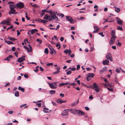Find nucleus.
Here are the masks:
<instances>
[{
  "label": "nucleus",
  "mask_w": 125,
  "mask_h": 125,
  "mask_svg": "<svg viewBox=\"0 0 125 125\" xmlns=\"http://www.w3.org/2000/svg\"><path fill=\"white\" fill-rule=\"evenodd\" d=\"M26 16L25 17L27 18V20H29L30 19V18L28 17L27 16V13H26L25 14Z\"/></svg>",
  "instance_id": "46"
},
{
  "label": "nucleus",
  "mask_w": 125,
  "mask_h": 125,
  "mask_svg": "<svg viewBox=\"0 0 125 125\" xmlns=\"http://www.w3.org/2000/svg\"><path fill=\"white\" fill-rule=\"evenodd\" d=\"M24 48L28 52H31L32 51V49H30L27 47L26 46H23Z\"/></svg>",
  "instance_id": "17"
},
{
  "label": "nucleus",
  "mask_w": 125,
  "mask_h": 125,
  "mask_svg": "<svg viewBox=\"0 0 125 125\" xmlns=\"http://www.w3.org/2000/svg\"><path fill=\"white\" fill-rule=\"evenodd\" d=\"M13 6L14 7H16V6L14 4H10V10L9 12V14H15L16 13H17L15 12V10L14 9L13 7H11V6Z\"/></svg>",
  "instance_id": "1"
},
{
  "label": "nucleus",
  "mask_w": 125,
  "mask_h": 125,
  "mask_svg": "<svg viewBox=\"0 0 125 125\" xmlns=\"http://www.w3.org/2000/svg\"><path fill=\"white\" fill-rule=\"evenodd\" d=\"M69 52V50L68 49H66L64 50V52L66 54H68Z\"/></svg>",
  "instance_id": "38"
},
{
  "label": "nucleus",
  "mask_w": 125,
  "mask_h": 125,
  "mask_svg": "<svg viewBox=\"0 0 125 125\" xmlns=\"http://www.w3.org/2000/svg\"><path fill=\"white\" fill-rule=\"evenodd\" d=\"M70 83V82H67L66 83H64V85H66Z\"/></svg>",
  "instance_id": "52"
},
{
  "label": "nucleus",
  "mask_w": 125,
  "mask_h": 125,
  "mask_svg": "<svg viewBox=\"0 0 125 125\" xmlns=\"http://www.w3.org/2000/svg\"><path fill=\"white\" fill-rule=\"evenodd\" d=\"M72 72L71 70L69 71L66 73V74L67 75H69L72 73Z\"/></svg>",
  "instance_id": "41"
},
{
  "label": "nucleus",
  "mask_w": 125,
  "mask_h": 125,
  "mask_svg": "<svg viewBox=\"0 0 125 125\" xmlns=\"http://www.w3.org/2000/svg\"><path fill=\"white\" fill-rule=\"evenodd\" d=\"M117 41L118 42V43L117 44V45L119 46H121V44L120 42H119V40H117Z\"/></svg>",
  "instance_id": "40"
},
{
  "label": "nucleus",
  "mask_w": 125,
  "mask_h": 125,
  "mask_svg": "<svg viewBox=\"0 0 125 125\" xmlns=\"http://www.w3.org/2000/svg\"><path fill=\"white\" fill-rule=\"evenodd\" d=\"M16 6V7H17L20 8H22L24 7L23 4L21 2L17 3Z\"/></svg>",
  "instance_id": "7"
},
{
  "label": "nucleus",
  "mask_w": 125,
  "mask_h": 125,
  "mask_svg": "<svg viewBox=\"0 0 125 125\" xmlns=\"http://www.w3.org/2000/svg\"><path fill=\"white\" fill-rule=\"evenodd\" d=\"M106 57L107 59L110 60L111 61H113L112 55L110 53H107L106 56Z\"/></svg>",
  "instance_id": "8"
},
{
  "label": "nucleus",
  "mask_w": 125,
  "mask_h": 125,
  "mask_svg": "<svg viewBox=\"0 0 125 125\" xmlns=\"http://www.w3.org/2000/svg\"><path fill=\"white\" fill-rule=\"evenodd\" d=\"M93 86L94 87V88H97L99 87L97 84L95 83H94Z\"/></svg>",
  "instance_id": "29"
},
{
  "label": "nucleus",
  "mask_w": 125,
  "mask_h": 125,
  "mask_svg": "<svg viewBox=\"0 0 125 125\" xmlns=\"http://www.w3.org/2000/svg\"><path fill=\"white\" fill-rule=\"evenodd\" d=\"M108 90L110 91L113 92V90L112 88H107Z\"/></svg>",
  "instance_id": "47"
},
{
  "label": "nucleus",
  "mask_w": 125,
  "mask_h": 125,
  "mask_svg": "<svg viewBox=\"0 0 125 125\" xmlns=\"http://www.w3.org/2000/svg\"><path fill=\"white\" fill-rule=\"evenodd\" d=\"M24 42L25 43H26V42L27 43H29V42H28V40L27 39H26L25 40H24Z\"/></svg>",
  "instance_id": "57"
},
{
  "label": "nucleus",
  "mask_w": 125,
  "mask_h": 125,
  "mask_svg": "<svg viewBox=\"0 0 125 125\" xmlns=\"http://www.w3.org/2000/svg\"><path fill=\"white\" fill-rule=\"evenodd\" d=\"M60 95L62 97H63L64 96V94L62 93L60 94Z\"/></svg>",
  "instance_id": "55"
},
{
  "label": "nucleus",
  "mask_w": 125,
  "mask_h": 125,
  "mask_svg": "<svg viewBox=\"0 0 125 125\" xmlns=\"http://www.w3.org/2000/svg\"><path fill=\"white\" fill-rule=\"evenodd\" d=\"M15 95L16 97H18L19 96V92L18 91H16Z\"/></svg>",
  "instance_id": "30"
},
{
  "label": "nucleus",
  "mask_w": 125,
  "mask_h": 125,
  "mask_svg": "<svg viewBox=\"0 0 125 125\" xmlns=\"http://www.w3.org/2000/svg\"><path fill=\"white\" fill-rule=\"evenodd\" d=\"M115 11L116 12L118 13L120 11V9L118 8L115 7Z\"/></svg>",
  "instance_id": "22"
},
{
  "label": "nucleus",
  "mask_w": 125,
  "mask_h": 125,
  "mask_svg": "<svg viewBox=\"0 0 125 125\" xmlns=\"http://www.w3.org/2000/svg\"><path fill=\"white\" fill-rule=\"evenodd\" d=\"M94 89V90L97 93H98L100 91V88L99 87Z\"/></svg>",
  "instance_id": "31"
},
{
  "label": "nucleus",
  "mask_w": 125,
  "mask_h": 125,
  "mask_svg": "<svg viewBox=\"0 0 125 125\" xmlns=\"http://www.w3.org/2000/svg\"><path fill=\"white\" fill-rule=\"evenodd\" d=\"M18 89L22 91V92H24V88H22L20 86L18 87Z\"/></svg>",
  "instance_id": "26"
},
{
  "label": "nucleus",
  "mask_w": 125,
  "mask_h": 125,
  "mask_svg": "<svg viewBox=\"0 0 125 125\" xmlns=\"http://www.w3.org/2000/svg\"><path fill=\"white\" fill-rule=\"evenodd\" d=\"M117 29L118 30H123L122 28V27L118 26L117 27Z\"/></svg>",
  "instance_id": "34"
},
{
  "label": "nucleus",
  "mask_w": 125,
  "mask_h": 125,
  "mask_svg": "<svg viewBox=\"0 0 125 125\" xmlns=\"http://www.w3.org/2000/svg\"><path fill=\"white\" fill-rule=\"evenodd\" d=\"M8 113L10 114H11L13 113V111H10L8 112Z\"/></svg>",
  "instance_id": "64"
},
{
  "label": "nucleus",
  "mask_w": 125,
  "mask_h": 125,
  "mask_svg": "<svg viewBox=\"0 0 125 125\" xmlns=\"http://www.w3.org/2000/svg\"><path fill=\"white\" fill-rule=\"evenodd\" d=\"M12 50L13 51H15V47H12Z\"/></svg>",
  "instance_id": "61"
},
{
  "label": "nucleus",
  "mask_w": 125,
  "mask_h": 125,
  "mask_svg": "<svg viewBox=\"0 0 125 125\" xmlns=\"http://www.w3.org/2000/svg\"><path fill=\"white\" fill-rule=\"evenodd\" d=\"M55 92V90H52L49 91V93L51 94H54Z\"/></svg>",
  "instance_id": "32"
},
{
  "label": "nucleus",
  "mask_w": 125,
  "mask_h": 125,
  "mask_svg": "<svg viewBox=\"0 0 125 125\" xmlns=\"http://www.w3.org/2000/svg\"><path fill=\"white\" fill-rule=\"evenodd\" d=\"M60 72H58L57 71L54 72L53 73V74H58V73H59Z\"/></svg>",
  "instance_id": "60"
},
{
  "label": "nucleus",
  "mask_w": 125,
  "mask_h": 125,
  "mask_svg": "<svg viewBox=\"0 0 125 125\" xmlns=\"http://www.w3.org/2000/svg\"><path fill=\"white\" fill-rule=\"evenodd\" d=\"M76 114L78 116L83 115L85 114L84 113L80 110H77Z\"/></svg>",
  "instance_id": "4"
},
{
  "label": "nucleus",
  "mask_w": 125,
  "mask_h": 125,
  "mask_svg": "<svg viewBox=\"0 0 125 125\" xmlns=\"http://www.w3.org/2000/svg\"><path fill=\"white\" fill-rule=\"evenodd\" d=\"M53 19L55 20L58 21L60 20L58 18V17L56 16H55L54 17H53V18H52V20Z\"/></svg>",
  "instance_id": "33"
},
{
  "label": "nucleus",
  "mask_w": 125,
  "mask_h": 125,
  "mask_svg": "<svg viewBox=\"0 0 125 125\" xmlns=\"http://www.w3.org/2000/svg\"><path fill=\"white\" fill-rule=\"evenodd\" d=\"M31 32V34L32 35L33 33H34L35 32H37L38 31V30L36 29H32L31 30L29 31Z\"/></svg>",
  "instance_id": "21"
},
{
  "label": "nucleus",
  "mask_w": 125,
  "mask_h": 125,
  "mask_svg": "<svg viewBox=\"0 0 125 125\" xmlns=\"http://www.w3.org/2000/svg\"><path fill=\"white\" fill-rule=\"evenodd\" d=\"M66 19L67 21H69L70 23H73V22H72L73 21V20L72 18L70 16H66Z\"/></svg>",
  "instance_id": "12"
},
{
  "label": "nucleus",
  "mask_w": 125,
  "mask_h": 125,
  "mask_svg": "<svg viewBox=\"0 0 125 125\" xmlns=\"http://www.w3.org/2000/svg\"><path fill=\"white\" fill-rule=\"evenodd\" d=\"M13 57V56L12 55H10L8 57H7L6 58L4 59V60L7 61H10V59L11 58Z\"/></svg>",
  "instance_id": "20"
},
{
  "label": "nucleus",
  "mask_w": 125,
  "mask_h": 125,
  "mask_svg": "<svg viewBox=\"0 0 125 125\" xmlns=\"http://www.w3.org/2000/svg\"><path fill=\"white\" fill-rule=\"evenodd\" d=\"M8 39L11 41H14L15 40H16V39H15L13 37H11L10 36H8Z\"/></svg>",
  "instance_id": "25"
},
{
  "label": "nucleus",
  "mask_w": 125,
  "mask_h": 125,
  "mask_svg": "<svg viewBox=\"0 0 125 125\" xmlns=\"http://www.w3.org/2000/svg\"><path fill=\"white\" fill-rule=\"evenodd\" d=\"M64 83H62L59 84V87H60L62 86H63L64 85Z\"/></svg>",
  "instance_id": "42"
},
{
  "label": "nucleus",
  "mask_w": 125,
  "mask_h": 125,
  "mask_svg": "<svg viewBox=\"0 0 125 125\" xmlns=\"http://www.w3.org/2000/svg\"><path fill=\"white\" fill-rule=\"evenodd\" d=\"M40 70L41 71H43V69L40 66Z\"/></svg>",
  "instance_id": "62"
},
{
  "label": "nucleus",
  "mask_w": 125,
  "mask_h": 125,
  "mask_svg": "<svg viewBox=\"0 0 125 125\" xmlns=\"http://www.w3.org/2000/svg\"><path fill=\"white\" fill-rule=\"evenodd\" d=\"M5 42L7 43V44H13V43L12 42L9 41H7L6 40H5Z\"/></svg>",
  "instance_id": "28"
},
{
  "label": "nucleus",
  "mask_w": 125,
  "mask_h": 125,
  "mask_svg": "<svg viewBox=\"0 0 125 125\" xmlns=\"http://www.w3.org/2000/svg\"><path fill=\"white\" fill-rule=\"evenodd\" d=\"M10 21L4 20L1 22L0 24H6L7 25H10Z\"/></svg>",
  "instance_id": "11"
},
{
  "label": "nucleus",
  "mask_w": 125,
  "mask_h": 125,
  "mask_svg": "<svg viewBox=\"0 0 125 125\" xmlns=\"http://www.w3.org/2000/svg\"><path fill=\"white\" fill-rule=\"evenodd\" d=\"M44 52L46 54L48 53V50L47 48H46L45 49Z\"/></svg>",
  "instance_id": "35"
},
{
  "label": "nucleus",
  "mask_w": 125,
  "mask_h": 125,
  "mask_svg": "<svg viewBox=\"0 0 125 125\" xmlns=\"http://www.w3.org/2000/svg\"><path fill=\"white\" fill-rule=\"evenodd\" d=\"M56 70H57V71L58 72H60L59 70L60 69V68L59 67H58L56 68Z\"/></svg>",
  "instance_id": "50"
},
{
  "label": "nucleus",
  "mask_w": 125,
  "mask_h": 125,
  "mask_svg": "<svg viewBox=\"0 0 125 125\" xmlns=\"http://www.w3.org/2000/svg\"><path fill=\"white\" fill-rule=\"evenodd\" d=\"M79 100L78 99L77 100V102H74L73 103H72L71 105V106H77L78 103H79Z\"/></svg>",
  "instance_id": "18"
},
{
  "label": "nucleus",
  "mask_w": 125,
  "mask_h": 125,
  "mask_svg": "<svg viewBox=\"0 0 125 125\" xmlns=\"http://www.w3.org/2000/svg\"><path fill=\"white\" fill-rule=\"evenodd\" d=\"M70 85L75 86L76 85V84L75 83H73L70 84Z\"/></svg>",
  "instance_id": "51"
},
{
  "label": "nucleus",
  "mask_w": 125,
  "mask_h": 125,
  "mask_svg": "<svg viewBox=\"0 0 125 125\" xmlns=\"http://www.w3.org/2000/svg\"><path fill=\"white\" fill-rule=\"evenodd\" d=\"M94 74L93 73H89L87 75L86 79L88 81H89L92 77H93L94 76Z\"/></svg>",
  "instance_id": "3"
},
{
  "label": "nucleus",
  "mask_w": 125,
  "mask_h": 125,
  "mask_svg": "<svg viewBox=\"0 0 125 125\" xmlns=\"http://www.w3.org/2000/svg\"><path fill=\"white\" fill-rule=\"evenodd\" d=\"M107 67H104L102 69L100 70L99 71V73L101 74H102L104 72L107 71Z\"/></svg>",
  "instance_id": "13"
},
{
  "label": "nucleus",
  "mask_w": 125,
  "mask_h": 125,
  "mask_svg": "<svg viewBox=\"0 0 125 125\" xmlns=\"http://www.w3.org/2000/svg\"><path fill=\"white\" fill-rule=\"evenodd\" d=\"M117 23L121 26H122L123 21L118 17L116 18Z\"/></svg>",
  "instance_id": "6"
},
{
  "label": "nucleus",
  "mask_w": 125,
  "mask_h": 125,
  "mask_svg": "<svg viewBox=\"0 0 125 125\" xmlns=\"http://www.w3.org/2000/svg\"><path fill=\"white\" fill-rule=\"evenodd\" d=\"M53 64L52 63H49L47 64V65L48 66H50L51 65H52Z\"/></svg>",
  "instance_id": "58"
},
{
  "label": "nucleus",
  "mask_w": 125,
  "mask_h": 125,
  "mask_svg": "<svg viewBox=\"0 0 125 125\" xmlns=\"http://www.w3.org/2000/svg\"><path fill=\"white\" fill-rule=\"evenodd\" d=\"M50 47H49V49L50 51V52H51L52 51H53V48L51 46V45H50Z\"/></svg>",
  "instance_id": "39"
},
{
  "label": "nucleus",
  "mask_w": 125,
  "mask_h": 125,
  "mask_svg": "<svg viewBox=\"0 0 125 125\" xmlns=\"http://www.w3.org/2000/svg\"><path fill=\"white\" fill-rule=\"evenodd\" d=\"M25 56H22L21 57L18 59V61L19 62H22L23 61L25 60Z\"/></svg>",
  "instance_id": "10"
},
{
  "label": "nucleus",
  "mask_w": 125,
  "mask_h": 125,
  "mask_svg": "<svg viewBox=\"0 0 125 125\" xmlns=\"http://www.w3.org/2000/svg\"><path fill=\"white\" fill-rule=\"evenodd\" d=\"M115 71L117 73H119L120 72V71L118 68H116L115 70Z\"/></svg>",
  "instance_id": "45"
},
{
  "label": "nucleus",
  "mask_w": 125,
  "mask_h": 125,
  "mask_svg": "<svg viewBox=\"0 0 125 125\" xmlns=\"http://www.w3.org/2000/svg\"><path fill=\"white\" fill-rule=\"evenodd\" d=\"M85 108L86 110H89V108L87 107L86 106L85 107Z\"/></svg>",
  "instance_id": "63"
},
{
  "label": "nucleus",
  "mask_w": 125,
  "mask_h": 125,
  "mask_svg": "<svg viewBox=\"0 0 125 125\" xmlns=\"http://www.w3.org/2000/svg\"><path fill=\"white\" fill-rule=\"evenodd\" d=\"M24 76L25 78H28L29 77L28 75L27 74H24Z\"/></svg>",
  "instance_id": "44"
},
{
  "label": "nucleus",
  "mask_w": 125,
  "mask_h": 125,
  "mask_svg": "<svg viewBox=\"0 0 125 125\" xmlns=\"http://www.w3.org/2000/svg\"><path fill=\"white\" fill-rule=\"evenodd\" d=\"M52 102L53 105L55 106L57 105V104L56 103L53 102L52 101Z\"/></svg>",
  "instance_id": "48"
},
{
  "label": "nucleus",
  "mask_w": 125,
  "mask_h": 125,
  "mask_svg": "<svg viewBox=\"0 0 125 125\" xmlns=\"http://www.w3.org/2000/svg\"><path fill=\"white\" fill-rule=\"evenodd\" d=\"M62 100L60 98H59L56 100V101L57 103H60L61 104L62 103Z\"/></svg>",
  "instance_id": "24"
},
{
  "label": "nucleus",
  "mask_w": 125,
  "mask_h": 125,
  "mask_svg": "<svg viewBox=\"0 0 125 125\" xmlns=\"http://www.w3.org/2000/svg\"><path fill=\"white\" fill-rule=\"evenodd\" d=\"M30 4H31V6L33 7H40L39 6L36 4H35L33 3H30Z\"/></svg>",
  "instance_id": "23"
},
{
  "label": "nucleus",
  "mask_w": 125,
  "mask_h": 125,
  "mask_svg": "<svg viewBox=\"0 0 125 125\" xmlns=\"http://www.w3.org/2000/svg\"><path fill=\"white\" fill-rule=\"evenodd\" d=\"M56 51L54 49H53V51H52L51 52H50V53L51 54H52L53 53H54L55 54L56 53Z\"/></svg>",
  "instance_id": "37"
},
{
  "label": "nucleus",
  "mask_w": 125,
  "mask_h": 125,
  "mask_svg": "<svg viewBox=\"0 0 125 125\" xmlns=\"http://www.w3.org/2000/svg\"><path fill=\"white\" fill-rule=\"evenodd\" d=\"M45 14V12L44 10H42V11L41 13L40 14V16L41 17H42Z\"/></svg>",
  "instance_id": "36"
},
{
  "label": "nucleus",
  "mask_w": 125,
  "mask_h": 125,
  "mask_svg": "<svg viewBox=\"0 0 125 125\" xmlns=\"http://www.w3.org/2000/svg\"><path fill=\"white\" fill-rule=\"evenodd\" d=\"M49 86L52 89H55L57 88V84L58 83V82H55L50 83H48Z\"/></svg>",
  "instance_id": "2"
},
{
  "label": "nucleus",
  "mask_w": 125,
  "mask_h": 125,
  "mask_svg": "<svg viewBox=\"0 0 125 125\" xmlns=\"http://www.w3.org/2000/svg\"><path fill=\"white\" fill-rule=\"evenodd\" d=\"M115 31L114 30H113L111 33V35L112 36L111 37L112 38H115L116 37V36L115 35Z\"/></svg>",
  "instance_id": "14"
},
{
  "label": "nucleus",
  "mask_w": 125,
  "mask_h": 125,
  "mask_svg": "<svg viewBox=\"0 0 125 125\" xmlns=\"http://www.w3.org/2000/svg\"><path fill=\"white\" fill-rule=\"evenodd\" d=\"M45 16H46V17H44L43 18L44 19L50 21L52 20L53 17L52 16L48 15L47 14L45 15Z\"/></svg>",
  "instance_id": "5"
},
{
  "label": "nucleus",
  "mask_w": 125,
  "mask_h": 125,
  "mask_svg": "<svg viewBox=\"0 0 125 125\" xmlns=\"http://www.w3.org/2000/svg\"><path fill=\"white\" fill-rule=\"evenodd\" d=\"M36 104L37 105H38V107H40L41 106V103H36Z\"/></svg>",
  "instance_id": "54"
},
{
  "label": "nucleus",
  "mask_w": 125,
  "mask_h": 125,
  "mask_svg": "<svg viewBox=\"0 0 125 125\" xmlns=\"http://www.w3.org/2000/svg\"><path fill=\"white\" fill-rule=\"evenodd\" d=\"M77 109H69V111L74 115L76 114Z\"/></svg>",
  "instance_id": "15"
},
{
  "label": "nucleus",
  "mask_w": 125,
  "mask_h": 125,
  "mask_svg": "<svg viewBox=\"0 0 125 125\" xmlns=\"http://www.w3.org/2000/svg\"><path fill=\"white\" fill-rule=\"evenodd\" d=\"M98 28H97V29H96L95 30H94V31H93V32L94 33H95L97 32L98 31Z\"/></svg>",
  "instance_id": "53"
},
{
  "label": "nucleus",
  "mask_w": 125,
  "mask_h": 125,
  "mask_svg": "<svg viewBox=\"0 0 125 125\" xmlns=\"http://www.w3.org/2000/svg\"><path fill=\"white\" fill-rule=\"evenodd\" d=\"M115 38H112V37H111L110 41V45H112L113 44L115 43Z\"/></svg>",
  "instance_id": "16"
},
{
  "label": "nucleus",
  "mask_w": 125,
  "mask_h": 125,
  "mask_svg": "<svg viewBox=\"0 0 125 125\" xmlns=\"http://www.w3.org/2000/svg\"><path fill=\"white\" fill-rule=\"evenodd\" d=\"M99 34L101 35L102 37H104V35L103 34L102 32L99 33Z\"/></svg>",
  "instance_id": "49"
},
{
  "label": "nucleus",
  "mask_w": 125,
  "mask_h": 125,
  "mask_svg": "<svg viewBox=\"0 0 125 125\" xmlns=\"http://www.w3.org/2000/svg\"><path fill=\"white\" fill-rule=\"evenodd\" d=\"M69 111V109H66L64 110L62 113V115L64 116L68 115V112Z\"/></svg>",
  "instance_id": "9"
},
{
  "label": "nucleus",
  "mask_w": 125,
  "mask_h": 125,
  "mask_svg": "<svg viewBox=\"0 0 125 125\" xmlns=\"http://www.w3.org/2000/svg\"><path fill=\"white\" fill-rule=\"evenodd\" d=\"M109 61L107 60H105L103 61V64L104 65H108L109 64Z\"/></svg>",
  "instance_id": "19"
},
{
  "label": "nucleus",
  "mask_w": 125,
  "mask_h": 125,
  "mask_svg": "<svg viewBox=\"0 0 125 125\" xmlns=\"http://www.w3.org/2000/svg\"><path fill=\"white\" fill-rule=\"evenodd\" d=\"M61 46V45L59 42L57 43V44L56 45V47H58V46Z\"/></svg>",
  "instance_id": "59"
},
{
  "label": "nucleus",
  "mask_w": 125,
  "mask_h": 125,
  "mask_svg": "<svg viewBox=\"0 0 125 125\" xmlns=\"http://www.w3.org/2000/svg\"><path fill=\"white\" fill-rule=\"evenodd\" d=\"M13 26L12 25H11L10 27H8L6 29L7 31L9 29H11L13 28Z\"/></svg>",
  "instance_id": "43"
},
{
  "label": "nucleus",
  "mask_w": 125,
  "mask_h": 125,
  "mask_svg": "<svg viewBox=\"0 0 125 125\" xmlns=\"http://www.w3.org/2000/svg\"><path fill=\"white\" fill-rule=\"evenodd\" d=\"M36 41L38 42V43L39 44H41L42 43V41L41 40H40L38 39H37L36 40Z\"/></svg>",
  "instance_id": "27"
},
{
  "label": "nucleus",
  "mask_w": 125,
  "mask_h": 125,
  "mask_svg": "<svg viewBox=\"0 0 125 125\" xmlns=\"http://www.w3.org/2000/svg\"><path fill=\"white\" fill-rule=\"evenodd\" d=\"M77 70H78L80 67V66L79 64H78L77 66Z\"/></svg>",
  "instance_id": "56"
}]
</instances>
